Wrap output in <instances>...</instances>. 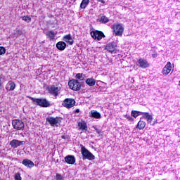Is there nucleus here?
<instances>
[{"mask_svg": "<svg viewBox=\"0 0 180 180\" xmlns=\"http://www.w3.org/2000/svg\"><path fill=\"white\" fill-rule=\"evenodd\" d=\"M93 129H94L96 130V132L98 134H101V133H102V131L98 129L96 126H93Z\"/></svg>", "mask_w": 180, "mask_h": 180, "instance_id": "34", "label": "nucleus"}, {"mask_svg": "<svg viewBox=\"0 0 180 180\" xmlns=\"http://www.w3.org/2000/svg\"><path fill=\"white\" fill-rule=\"evenodd\" d=\"M15 88H16V84L12 81H9L6 86V91H14Z\"/></svg>", "mask_w": 180, "mask_h": 180, "instance_id": "18", "label": "nucleus"}, {"mask_svg": "<svg viewBox=\"0 0 180 180\" xmlns=\"http://www.w3.org/2000/svg\"><path fill=\"white\" fill-rule=\"evenodd\" d=\"M61 120H63V118L60 117H48L46 118V122L49 123L50 126L51 127H58L61 124Z\"/></svg>", "mask_w": 180, "mask_h": 180, "instance_id": "3", "label": "nucleus"}, {"mask_svg": "<svg viewBox=\"0 0 180 180\" xmlns=\"http://www.w3.org/2000/svg\"><path fill=\"white\" fill-rule=\"evenodd\" d=\"M78 127H79L80 130H82V131H88V125L85 121L79 122Z\"/></svg>", "mask_w": 180, "mask_h": 180, "instance_id": "19", "label": "nucleus"}, {"mask_svg": "<svg viewBox=\"0 0 180 180\" xmlns=\"http://www.w3.org/2000/svg\"><path fill=\"white\" fill-rule=\"evenodd\" d=\"M100 22L101 23H108V22H109V18L105 15H103L100 18Z\"/></svg>", "mask_w": 180, "mask_h": 180, "instance_id": "28", "label": "nucleus"}, {"mask_svg": "<svg viewBox=\"0 0 180 180\" xmlns=\"http://www.w3.org/2000/svg\"><path fill=\"white\" fill-rule=\"evenodd\" d=\"M2 136L0 135V139H1Z\"/></svg>", "mask_w": 180, "mask_h": 180, "instance_id": "44", "label": "nucleus"}, {"mask_svg": "<svg viewBox=\"0 0 180 180\" xmlns=\"http://www.w3.org/2000/svg\"><path fill=\"white\" fill-rule=\"evenodd\" d=\"M48 92L52 96L57 97L60 95V91H61V87L58 84H52L47 87Z\"/></svg>", "mask_w": 180, "mask_h": 180, "instance_id": "4", "label": "nucleus"}, {"mask_svg": "<svg viewBox=\"0 0 180 180\" xmlns=\"http://www.w3.org/2000/svg\"><path fill=\"white\" fill-rule=\"evenodd\" d=\"M65 47H67V44L64 41H59L56 44V48L60 51L65 50Z\"/></svg>", "mask_w": 180, "mask_h": 180, "instance_id": "20", "label": "nucleus"}, {"mask_svg": "<svg viewBox=\"0 0 180 180\" xmlns=\"http://www.w3.org/2000/svg\"><path fill=\"white\" fill-rule=\"evenodd\" d=\"M146 120H147V122H148V120H153V115H149L148 116V117L146 118Z\"/></svg>", "mask_w": 180, "mask_h": 180, "instance_id": "36", "label": "nucleus"}, {"mask_svg": "<svg viewBox=\"0 0 180 180\" xmlns=\"http://www.w3.org/2000/svg\"><path fill=\"white\" fill-rule=\"evenodd\" d=\"M111 29L115 34V36H122L124 28L122 24H113Z\"/></svg>", "mask_w": 180, "mask_h": 180, "instance_id": "5", "label": "nucleus"}, {"mask_svg": "<svg viewBox=\"0 0 180 180\" xmlns=\"http://www.w3.org/2000/svg\"><path fill=\"white\" fill-rule=\"evenodd\" d=\"M144 127H146V122L140 120L136 125V129L143 130Z\"/></svg>", "mask_w": 180, "mask_h": 180, "instance_id": "23", "label": "nucleus"}, {"mask_svg": "<svg viewBox=\"0 0 180 180\" xmlns=\"http://www.w3.org/2000/svg\"><path fill=\"white\" fill-rule=\"evenodd\" d=\"M29 98L38 106H41V108H49L51 105L50 102L46 98H35L33 97H29Z\"/></svg>", "mask_w": 180, "mask_h": 180, "instance_id": "2", "label": "nucleus"}, {"mask_svg": "<svg viewBox=\"0 0 180 180\" xmlns=\"http://www.w3.org/2000/svg\"><path fill=\"white\" fill-rule=\"evenodd\" d=\"M15 180H22V177L20 176V174L19 173H16L15 174Z\"/></svg>", "mask_w": 180, "mask_h": 180, "instance_id": "32", "label": "nucleus"}, {"mask_svg": "<svg viewBox=\"0 0 180 180\" xmlns=\"http://www.w3.org/2000/svg\"><path fill=\"white\" fill-rule=\"evenodd\" d=\"M146 120H147V122H148V120H153V115H149L148 116V117L146 118Z\"/></svg>", "mask_w": 180, "mask_h": 180, "instance_id": "37", "label": "nucleus"}, {"mask_svg": "<svg viewBox=\"0 0 180 180\" xmlns=\"http://www.w3.org/2000/svg\"><path fill=\"white\" fill-rule=\"evenodd\" d=\"M90 116L91 117H94V119H101L102 117L101 113L98 112L96 110H91Z\"/></svg>", "mask_w": 180, "mask_h": 180, "instance_id": "22", "label": "nucleus"}, {"mask_svg": "<svg viewBox=\"0 0 180 180\" xmlns=\"http://www.w3.org/2000/svg\"><path fill=\"white\" fill-rule=\"evenodd\" d=\"M63 41H65V43H68V44L72 46L74 44V39H72V37H71V34L65 35L63 37Z\"/></svg>", "mask_w": 180, "mask_h": 180, "instance_id": "17", "label": "nucleus"}, {"mask_svg": "<svg viewBox=\"0 0 180 180\" xmlns=\"http://www.w3.org/2000/svg\"><path fill=\"white\" fill-rule=\"evenodd\" d=\"M148 122H149L150 125L153 124V120H148Z\"/></svg>", "mask_w": 180, "mask_h": 180, "instance_id": "41", "label": "nucleus"}, {"mask_svg": "<svg viewBox=\"0 0 180 180\" xmlns=\"http://www.w3.org/2000/svg\"><path fill=\"white\" fill-rule=\"evenodd\" d=\"M138 63L139 67H141V68L144 69V68H148V67H150V64L148 63L147 60L143 58H140L139 60H138Z\"/></svg>", "mask_w": 180, "mask_h": 180, "instance_id": "14", "label": "nucleus"}, {"mask_svg": "<svg viewBox=\"0 0 180 180\" xmlns=\"http://www.w3.org/2000/svg\"><path fill=\"white\" fill-rule=\"evenodd\" d=\"M80 147L83 160H89V161L95 160V155L88 149L85 148V146L80 145Z\"/></svg>", "mask_w": 180, "mask_h": 180, "instance_id": "1", "label": "nucleus"}, {"mask_svg": "<svg viewBox=\"0 0 180 180\" xmlns=\"http://www.w3.org/2000/svg\"><path fill=\"white\" fill-rule=\"evenodd\" d=\"M105 49L107 51H109V53H116V50H117V46H116L115 44L110 43L107 44Z\"/></svg>", "mask_w": 180, "mask_h": 180, "instance_id": "12", "label": "nucleus"}, {"mask_svg": "<svg viewBox=\"0 0 180 180\" xmlns=\"http://www.w3.org/2000/svg\"><path fill=\"white\" fill-rule=\"evenodd\" d=\"M152 57L153 58H157V57H158V54H157V53L154 52V53L152 54Z\"/></svg>", "mask_w": 180, "mask_h": 180, "instance_id": "38", "label": "nucleus"}, {"mask_svg": "<svg viewBox=\"0 0 180 180\" xmlns=\"http://www.w3.org/2000/svg\"><path fill=\"white\" fill-rule=\"evenodd\" d=\"M171 70H172V65L171 62H167V65L163 68L162 74L163 75H168L169 72H171Z\"/></svg>", "mask_w": 180, "mask_h": 180, "instance_id": "13", "label": "nucleus"}, {"mask_svg": "<svg viewBox=\"0 0 180 180\" xmlns=\"http://www.w3.org/2000/svg\"><path fill=\"white\" fill-rule=\"evenodd\" d=\"M22 164V165H25V167H27V168H33V167H34V163L33 161L29 159H24Z\"/></svg>", "mask_w": 180, "mask_h": 180, "instance_id": "16", "label": "nucleus"}, {"mask_svg": "<svg viewBox=\"0 0 180 180\" xmlns=\"http://www.w3.org/2000/svg\"><path fill=\"white\" fill-rule=\"evenodd\" d=\"M75 113H79V109L77 108L75 110Z\"/></svg>", "mask_w": 180, "mask_h": 180, "instance_id": "40", "label": "nucleus"}, {"mask_svg": "<svg viewBox=\"0 0 180 180\" xmlns=\"http://www.w3.org/2000/svg\"><path fill=\"white\" fill-rule=\"evenodd\" d=\"M141 115H143V119H147L148 116L150 115L148 112H141Z\"/></svg>", "mask_w": 180, "mask_h": 180, "instance_id": "33", "label": "nucleus"}, {"mask_svg": "<svg viewBox=\"0 0 180 180\" xmlns=\"http://www.w3.org/2000/svg\"><path fill=\"white\" fill-rule=\"evenodd\" d=\"M68 86L72 91H79V89H81V83L77 79L70 80Z\"/></svg>", "mask_w": 180, "mask_h": 180, "instance_id": "6", "label": "nucleus"}, {"mask_svg": "<svg viewBox=\"0 0 180 180\" xmlns=\"http://www.w3.org/2000/svg\"><path fill=\"white\" fill-rule=\"evenodd\" d=\"M1 86H2V83L1 82V79H0V89Z\"/></svg>", "mask_w": 180, "mask_h": 180, "instance_id": "43", "label": "nucleus"}, {"mask_svg": "<svg viewBox=\"0 0 180 180\" xmlns=\"http://www.w3.org/2000/svg\"><path fill=\"white\" fill-rule=\"evenodd\" d=\"M85 82L89 86H95L96 80H95L94 78H88L86 79Z\"/></svg>", "mask_w": 180, "mask_h": 180, "instance_id": "21", "label": "nucleus"}, {"mask_svg": "<svg viewBox=\"0 0 180 180\" xmlns=\"http://www.w3.org/2000/svg\"><path fill=\"white\" fill-rule=\"evenodd\" d=\"M25 144V141H19L18 139H13L10 142V146L12 148H18V147H20V146H23Z\"/></svg>", "mask_w": 180, "mask_h": 180, "instance_id": "10", "label": "nucleus"}, {"mask_svg": "<svg viewBox=\"0 0 180 180\" xmlns=\"http://www.w3.org/2000/svg\"><path fill=\"white\" fill-rule=\"evenodd\" d=\"M77 79H79L80 81H84L85 79V75L82 73H77L76 75Z\"/></svg>", "mask_w": 180, "mask_h": 180, "instance_id": "25", "label": "nucleus"}, {"mask_svg": "<svg viewBox=\"0 0 180 180\" xmlns=\"http://www.w3.org/2000/svg\"><path fill=\"white\" fill-rule=\"evenodd\" d=\"M64 160L66 164H69L70 165H74V164H75L77 161L75 159V156L72 155H67L66 157H65Z\"/></svg>", "mask_w": 180, "mask_h": 180, "instance_id": "11", "label": "nucleus"}, {"mask_svg": "<svg viewBox=\"0 0 180 180\" xmlns=\"http://www.w3.org/2000/svg\"><path fill=\"white\" fill-rule=\"evenodd\" d=\"M90 34L94 40H97L98 41H100V40H102L103 37H105V34H103L102 31H98V30L91 31L90 32Z\"/></svg>", "mask_w": 180, "mask_h": 180, "instance_id": "7", "label": "nucleus"}, {"mask_svg": "<svg viewBox=\"0 0 180 180\" xmlns=\"http://www.w3.org/2000/svg\"><path fill=\"white\" fill-rule=\"evenodd\" d=\"M157 123H158V120L155 119L153 124H151V126H155Z\"/></svg>", "mask_w": 180, "mask_h": 180, "instance_id": "39", "label": "nucleus"}, {"mask_svg": "<svg viewBox=\"0 0 180 180\" xmlns=\"http://www.w3.org/2000/svg\"><path fill=\"white\" fill-rule=\"evenodd\" d=\"M56 180H64V177L61 174L56 173Z\"/></svg>", "mask_w": 180, "mask_h": 180, "instance_id": "30", "label": "nucleus"}, {"mask_svg": "<svg viewBox=\"0 0 180 180\" xmlns=\"http://www.w3.org/2000/svg\"><path fill=\"white\" fill-rule=\"evenodd\" d=\"M75 100L73 98H65L63 103L62 105L64 106V108H67V109H70L71 108H74L75 106Z\"/></svg>", "mask_w": 180, "mask_h": 180, "instance_id": "9", "label": "nucleus"}, {"mask_svg": "<svg viewBox=\"0 0 180 180\" xmlns=\"http://www.w3.org/2000/svg\"><path fill=\"white\" fill-rule=\"evenodd\" d=\"M16 37H19V36H22L23 34V32L20 30H18L15 32Z\"/></svg>", "mask_w": 180, "mask_h": 180, "instance_id": "31", "label": "nucleus"}, {"mask_svg": "<svg viewBox=\"0 0 180 180\" xmlns=\"http://www.w3.org/2000/svg\"><path fill=\"white\" fill-rule=\"evenodd\" d=\"M6 53V49L4 46H0V56H3V54H5Z\"/></svg>", "mask_w": 180, "mask_h": 180, "instance_id": "29", "label": "nucleus"}, {"mask_svg": "<svg viewBox=\"0 0 180 180\" xmlns=\"http://www.w3.org/2000/svg\"><path fill=\"white\" fill-rule=\"evenodd\" d=\"M22 19L25 21L27 22V23H30L32 22V18H30V15H25L22 17Z\"/></svg>", "mask_w": 180, "mask_h": 180, "instance_id": "27", "label": "nucleus"}, {"mask_svg": "<svg viewBox=\"0 0 180 180\" xmlns=\"http://www.w3.org/2000/svg\"><path fill=\"white\" fill-rule=\"evenodd\" d=\"M46 36L47 39H49V40L51 41L56 39V36H57V31H53V30L48 31L46 33Z\"/></svg>", "mask_w": 180, "mask_h": 180, "instance_id": "15", "label": "nucleus"}, {"mask_svg": "<svg viewBox=\"0 0 180 180\" xmlns=\"http://www.w3.org/2000/svg\"><path fill=\"white\" fill-rule=\"evenodd\" d=\"M126 117L128 120H129L130 122H134V118L132 117L130 115H126Z\"/></svg>", "mask_w": 180, "mask_h": 180, "instance_id": "35", "label": "nucleus"}, {"mask_svg": "<svg viewBox=\"0 0 180 180\" xmlns=\"http://www.w3.org/2000/svg\"><path fill=\"white\" fill-rule=\"evenodd\" d=\"M131 115L133 117H137L138 116H140L141 115V112L136 111V110H132L131 112Z\"/></svg>", "mask_w": 180, "mask_h": 180, "instance_id": "26", "label": "nucleus"}, {"mask_svg": "<svg viewBox=\"0 0 180 180\" xmlns=\"http://www.w3.org/2000/svg\"><path fill=\"white\" fill-rule=\"evenodd\" d=\"M98 2H101V4H105V1L104 0H98Z\"/></svg>", "mask_w": 180, "mask_h": 180, "instance_id": "42", "label": "nucleus"}, {"mask_svg": "<svg viewBox=\"0 0 180 180\" xmlns=\"http://www.w3.org/2000/svg\"><path fill=\"white\" fill-rule=\"evenodd\" d=\"M13 129L15 130H23L25 129V123L20 120H13L12 121Z\"/></svg>", "mask_w": 180, "mask_h": 180, "instance_id": "8", "label": "nucleus"}, {"mask_svg": "<svg viewBox=\"0 0 180 180\" xmlns=\"http://www.w3.org/2000/svg\"><path fill=\"white\" fill-rule=\"evenodd\" d=\"M89 4V0H82L80 4V8L81 9H85Z\"/></svg>", "mask_w": 180, "mask_h": 180, "instance_id": "24", "label": "nucleus"}]
</instances>
